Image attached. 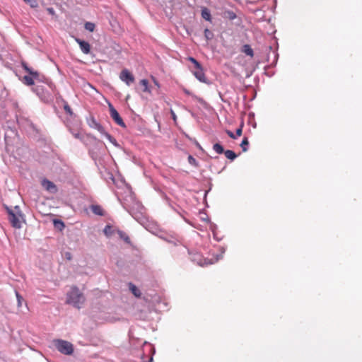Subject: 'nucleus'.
<instances>
[{"label": "nucleus", "instance_id": "obj_33", "mask_svg": "<svg viewBox=\"0 0 362 362\" xmlns=\"http://www.w3.org/2000/svg\"><path fill=\"white\" fill-rule=\"evenodd\" d=\"M188 162L189 164L192 165H194V166H197L198 165V163L197 161L196 160V159L191 155H189L188 156Z\"/></svg>", "mask_w": 362, "mask_h": 362}, {"label": "nucleus", "instance_id": "obj_9", "mask_svg": "<svg viewBox=\"0 0 362 362\" xmlns=\"http://www.w3.org/2000/svg\"><path fill=\"white\" fill-rule=\"evenodd\" d=\"M42 186L49 192L54 194L57 192V186L51 181L44 179L42 181Z\"/></svg>", "mask_w": 362, "mask_h": 362}, {"label": "nucleus", "instance_id": "obj_10", "mask_svg": "<svg viewBox=\"0 0 362 362\" xmlns=\"http://www.w3.org/2000/svg\"><path fill=\"white\" fill-rule=\"evenodd\" d=\"M87 122L90 127L97 129L101 134L105 133L104 127L100 123H98L94 117H90L88 119Z\"/></svg>", "mask_w": 362, "mask_h": 362}, {"label": "nucleus", "instance_id": "obj_39", "mask_svg": "<svg viewBox=\"0 0 362 362\" xmlns=\"http://www.w3.org/2000/svg\"><path fill=\"white\" fill-rule=\"evenodd\" d=\"M47 11L52 16H54L55 14V11L53 8L49 7L47 8Z\"/></svg>", "mask_w": 362, "mask_h": 362}, {"label": "nucleus", "instance_id": "obj_21", "mask_svg": "<svg viewBox=\"0 0 362 362\" xmlns=\"http://www.w3.org/2000/svg\"><path fill=\"white\" fill-rule=\"evenodd\" d=\"M243 52L250 57H253L254 52L253 49L251 48V47L249 45H245L243 47Z\"/></svg>", "mask_w": 362, "mask_h": 362}, {"label": "nucleus", "instance_id": "obj_46", "mask_svg": "<svg viewBox=\"0 0 362 362\" xmlns=\"http://www.w3.org/2000/svg\"><path fill=\"white\" fill-rule=\"evenodd\" d=\"M66 258H67L68 259H71V255H70V253H66Z\"/></svg>", "mask_w": 362, "mask_h": 362}, {"label": "nucleus", "instance_id": "obj_47", "mask_svg": "<svg viewBox=\"0 0 362 362\" xmlns=\"http://www.w3.org/2000/svg\"><path fill=\"white\" fill-rule=\"evenodd\" d=\"M207 193H208V192H207V191H206V192H205V193H204V196H205V197L206 196Z\"/></svg>", "mask_w": 362, "mask_h": 362}, {"label": "nucleus", "instance_id": "obj_42", "mask_svg": "<svg viewBox=\"0 0 362 362\" xmlns=\"http://www.w3.org/2000/svg\"><path fill=\"white\" fill-rule=\"evenodd\" d=\"M72 134L73 136L76 138V139H80V134L76 132V133H74V132H72Z\"/></svg>", "mask_w": 362, "mask_h": 362}, {"label": "nucleus", "instance_id": "obj_8", "mask_svg": "<svg viewBox=\"0 0 362 362\" xmlns=\"http://www.w3.org/2000/svg\"><path fill=\"white\" fill-rule=\"evenodd\" d=\"M119 78L127 86H130L134 81V76L126 69L121 71Z\"/></svg>", "mask_w": 362, "mask_h": 362}, {"label": "nucleus", "instance_id": "obj_40", "mask_svg": "<svg viewBox=\"0 0 362 362\" xmlns=\"http://www.w3.org/2000/svg\"><path fill=\"white\" fill-rule=\"evenodd\" d=\"M242 134V129L241 128H238L236 129V136H241Z\"/></svg>", "mask_w": 362, "mask_h": 362}, {"label": "nucleus", "instance_id": "obj_1", "mask_svg": "<svg viewBox=\"0 0 362 362\" xmlns=\"http://www.w3.org/2000/svg\"><path fill=\"white\" fill-rule=\"evenodd\" d=\"M129 201L132 202L130 204L124 202L122 203L123 207L136 219L138 222L143 224L144 220L145 209L143 205L136 201L132 192L129 191Z\"/></svg>", "mask_w": 362, "mask_h": 362}, {"label": "nucleus", "instance_id": "obj_13", "mask_svg": "<svg viewBox=\"0 0 362 362\" xmlns=\"http://www.w3.org/2000/svg\"><path fill=\"white\" fill-rule=\"evenodd\" d=\"M35 81H42L40 77H33V76L28 75L23 77V81L27 86H32L34 84Z\"/></svg>", "mask_w": 362, "mask_h": 362}, {"label": "nucleus", "instance_id": "obj_31", "mask_svg": "<svg viewBox=\"0 0 362 362\" xmlns=\"http://www.w3.org/2000/svg\"><path fill=\"white\" fill-rule=\"evenodd\" d=\"M204 37L207 40H210L214 37V33L208 28L204 30Z\"/></svg>", "mask_w": 362, "mask_h": 362}, {"label": "nucleus", "instance_id": "obj_32", "mask_svg": "<svg viewBox=\"0 0 362 362\" xmlns=\"http://www.w3.org/2000/svg\"><path fill=\"white\" fill-rule=\"evenodd\" d=\"M26 4H29L32 8H37L38 3L37 0H23Z\"/></svg>", "mask_w": 362, "mask_h": 362}, {"label": "nucleus", "instance_id": "obj_5", "mask_svg": "<svg viewBox=\"0 0 362 362\" xmlns=\"http://www.w3.org/2000/svg\"><path fill=\"white\" fill-rule=\"evenodd\" d=\"M109 110H110V117L112 118V119L116 122L117 124L122 127H126V124L124 122L123 119L120 117L119 114L117 111V110L113 107V105L111 103H109Z\"/></svg>", "mask_w": 362, "mask_h": 362}, {"label": "nucleus", "instance_id": "obj_7", "mask_svg": "<svg viewBox=\"0 0 362 362\" xmlns=\"http://www.w3.org/2000/svg\"><path fill=\"white\" fill-rule=\"evenodd\" d=\"M220 250H221V254L220 255H216L214 258H212V259H200L198 262V264L200 266L203 267V266H205V265L213 264L217 262L219 259L223 258V255L224 254V252L226 251V249L222 247L220 248Z\"/></svg>", "mask_w": 362, "mask_h": 362}, {"label": "nucleus", "instance_id": "obj_17", "mask_svg": "<svg viewBox=\"0 0 362 362\" xmlns=\"http://www.w3.org/2000/svg\"><path fill=\"white\" fill-rule=\"evenodd\" d=\"M129 288L134 296L139 298L141 296V291L132 283L129 284Z\"/></svg>", "mask_w": 362, "mask_h": 362}, {"label": "nucleus", "instance_id": "obj_36", "mask_svg": "<svg viewBox=\"0 0 362 362\" xmlns=\"http://www.w3.org/2000/svg\"><path fill=\"white\" fill-rule=\"evenodd\" d=\"M16 298H17V300H18V306H20L21 305V300H23V298L21 296V295L18 292H16Z\"/></svg>", "mask_w": 362, "mask_h": 362}, {"label": "nucleus", "instance_id": "obj_26", "mask_svg": "<svg viewBox=\"0 0 362 362\" xmlns=\"http://www.w3.org/2000/svg\"><path fill=\"white\" fill-rule=\"evenodd\" d=\"M248 146H249L248 139L247 137H244L240 144V146L243 149V151H244V152L247 151L248 149Z\"/></svg>", "mask_w": 362, "mask_h": 362}, {"label": "nucleus", "instance_id": "obj_28", "mask_svg": "<svg viewBox=\"0 0 362 362\" xmlns=\"http://www.w3.org/2000/svg\"><path fill=\"white\" fill-rule=\"evenodd\" d=\"M118 234L122 240H124L127 243H130V239L129 236L123 231L118 230Z\"/></svg>", "mask_w": 362, "mask_h": 362}, {"label": "nucleus", "instance_id": "obj_16", "mask_svg": "<svg viewBox=\"0 0 362 362\" xmlns=\"http://www.w3.org/2000/svg\"><path fill=\"white\" fill-rule=\"evenodd\" d=\"M202 17L207 21H211V12L206 7H202L201 11Z\"/></svg>", "mask_w": 362, "mask_h": 362}, {"label": "nucleus", "instance_id": "obj_14", "mask_svg": "<svg viewBox=\"0 0 362 362\" xmlns=\"http://www.w3.org/2000/svg\"><path fill=\"white\" fill-rule=\"evenodd\" d=\"M22 67L28 73L29 75L33 76V77H40V74L29 67L25 62H22Z\"/></svg>", "mask_w": 362, "mask_h": 362}, {"label": "nucleus", "instance_id": "obj_6", "mask_svg": "<svg viewBox=\"0 0 362 362\" xmlns=\"http://www.w3.org/2000/svg\"><path fill=\"white\" fill-rule=\"evenodd\" d=\"M192 72L199 81L206 84L211 83V82L206 77L202 66H200L199 68H194Z\"/></svg>", "mask_w": 362, "mask_h": 362}, {"label": "nucleus", "instance_id": "obj_25", "mask_svg": "<svg viewBox=\"0 0 362 362\" xmlns=\"http://www.w3.org/2000/svg\"><path fill=\"white\" fill-rule=\"evenodd\" d=\"M145 344L146 346V349H148V352L151 354V356L148 360V362H152L153 361V355L155 354L156 351H155V349L154 347L150 344H147L146 342H145Z\"/></svg>", "mask_w": 362, "mask_h": 362}, {"label": "nucleus", "instance_id": "obj_35", "mask_svg": "<svg viewBox=\"0 0 362 362\" xmlns=\"http://www.w3.org/2000/svg\"><path fill=\"white\" fill-rule=\"evenodd\" d=\"M102 135L105 136L107 139L108 141L110 142L112 140H113V136H112L109 133H107L105 130V133H103Z\"/></svg>", "mask_w": 362, "mask_h": 362}, {"label": "nucleus", "instance_id": "obj_3", "mask_svg": "<svg viewBox=\"0 0 362 362\" xmlns=\"http://www.w3.org/2000/svg\"><path fill=\"white\" fill-rule=\"evenodd\" d=\"M4 208L8 214V219L11 226L16 228H21L22 227L21 218H23V214L19 206H15L13 209L10 208L4 204Z\"/></svg>", "mask_w": 362, "mask_h": 362}, {"label": "nucleus", "instance_id": "obj_27", "mask_svg": "<svg viewBox=\"0 0 362 362\" xmlns=\"http://www.w3.org/2000/svg\"><path fill=\"white\" fill-rule=\"evenodd\" d=\"M64 110L69 116H71V117L74 116V112H73L71 108L70 107V106L66 101H64Z\"/></svg>", "mask_w": 362, "mask_h": 362}, {"label": "nucleus", "instance_id": "obj_2", "mask_svg": "<svg viewBox=\"0 0 362 362\" xmlns=\"http://www.w3.org/2000/svg\"><path fill=\"white\" fill-rule=\"evenodd\" d=\"M85 301L83 294L76 286L71 288L70 291L66 294V303L72 305L74 307L80 309L82 304Z\"/></svg>", "mask_w": 362, "mask_h": 362}, {"label": "nucleus", "instance_id": "obj_19", "mask_svg": "<svg viewBox=\"0 0 362 362\" xmlns=\"http://www.w3.org/2000/svg\"><path fill=\"white\" fill-rule=\"evenodd\" d=\"M223 17L233 21L237 18V16L233 11L227 10L223 12Z\"/></svg>", "mask_w": 362, "mask_h": 362}, {"label": "nucleus", "instance_id": "obj_29", "mask_svg": "<svg viewBox=\"0 0 362 362\" xmlns=\"http://www.w3.org/2000/svg\"><path fill=\"white\" fill-rule=\"evenodd\" d=\"M103 233H105V235L107 237L110 236L112 233H113V230H112V226H110V225H107L105 226L104 230H103Z\"/></svg>", "mask_w": 362, "mask_h": 362}, {"label": "nucleus", "instance_id": "obj_23", "mask_svg": "<svg viewBox=\"0 0 362 362\" xmlns=\"http://www.w3.org/2000/svg\"><path fill=\"white\" fill-rule=\"evenodd\" d=\"M53 223L54 227L58 228L59 230H62L65 227L64 222L59 219H54Z\"/></svg>", "mask_w": 362, "mask_h": 362}, {"label": "nucleus", "instance_id": "obj_45", "mask_svg": "<svg viewBox=\"0 0 362 362\" xmlns=\"http://www.w3.org/2000/svg\"><path fill=\"white\" fill-rule=\"evenodd\" d=\"M171 115H172L173 119L175 121L177 117H176V115L175 114V112L173 110H171Z\"/></svg>", "mask_w": 362, "mask_h": 362}, {"label": "nucleus", "instance_id": "obj_37", "mask_svg": "<svg viewBox=\"0 0 362 362\" xmlns=\"http://www.w3.org/2000/svg\"><path fill=\"white\" fill-rule=\"evenodd\" d=\"M226 133H227V134H228L230 138H232V139H236V136H235V135L232 132H230V131H229V130H227V131H226Z\"/></svg>", "mask_w": 362, "mask_h": 362}, {"label": "nucleus", "instance_id": "obj_18", "mask_svg": "<svg viewBox=\"0 0 362 362\" xmlns=\"http://www.w3.org/2000/svg\"><path fill=\"white\" fill-rule=\"evenodd\" d=\"M90 209L92 212L98 216H103L104 211L103 208L99 205H91Z\"/></svg>", "mask_w": 362, "mask_h": 362}, {"label": "nucleus", "instance_id": "obj_11", "mask_svg": "<svg viewBox=\"0 0 362 362\" xmlns=\"http://www.w3.org/2000/svg\"><path fill=\"white\" fill-rule=\"evenodd\" d=\"M76 42L79 45L81 50L83 53L87 54L90 52V44L84 40H82L79 38H76Z\"/></svg>", "mask_w": 362, "mask_h": 362}, {"label": "nucleus", "instance_id": "obj_20", "mask_svg": "<svg viewBox=\"0 0 362 362\" xmlns=\"http://www.w3.org/2000/svg\"><path fill=\"white\" fill-rule=\"evenodd\" d=\"M213 150L218 154H222L225 151L223 146L219 143L213 145Z\"/></svg>", "mask_w": 362, "mask_h": 362}, {"label": "nucleus", "instance_id": "obj_43", "mask_svg": "<svg viewBox=\"0 0 362 362\" xmlns=\"http://www.w3.org/2000/svg\"><path fill=\"white\" fill-rule=\"evenodd\" d=\"M153 81L154 84L159 88H160L159 83L154 78H153Z\"/></svg>", "mask_w": 362, "mask_h": 362}, {"label": "nucleus", "instance_id": "obj_34", "mask_svg": "<svg viewBox=\"0 0 362 362\" xmlns=\"http://www.w3.org/2000/svg\"><path fill=\"white\" fill-rule=\"evenodd\" d=\"M189 61L194 64V68H199L201 66L199 62L197 60H196L194 57H189Z\"/></svg>", "mask_w": 362, "mask_h": 362}, {"label": "nucleus", "instance_id": "obj_4", "mask_svg": "<svg viewBox=\"0 0 362 362\" xmlns=\"http://www.w3.org/2000/svg\"><path fill=\"white\" fill-rule=\"evenodd\" d=\"M53 344L55 348L62 354L70 355L74 351L73 344L67 341L62 339H54Z\"/></svg>", "mask_w": 362, "mask_h": 362}, {"label": "nucleus", "instance_id": "obj_38", "mask_svg": "<svg viewBox=\"0 0 362 362\" xmlns=\"http://www.w3.org/2000/svg\"><path fill=\"white\" fill-rule=\"evenodd\" d=\"M273 54H274V61H273V64H276V62H277V60H278V57H279V55L276 52H273Z\"/></svg>", "mask_w": 362, "mask_h": 362}, {"label": "nucleus", "instance_id": "obj_12", "mask_svg": "<svg viewBox=\"0 0 362 362\" xmlns=\"http://www.w3.org/2000/svg\"><path fill=\"white\" fill-rule=\"evenodd\" d=\"M160 238L162 239H163L164 240H165L166 242L171 243L174 245H177L180 244V240L177 237L172 235H165L161 236Z\"/></svg>", "mask_w": 362, "mask_h": 362}, {"label": "nucleus", "instance_id": "obj_24", "mask_svg": "<svg viewBox=\"0 0 362 362\" xmlns=\"http://www.w3.org/2000/svg\"><path fill=\"white\" fill-rule=\"evenodd\" d=\"M140 84L143 86V91L146 93H151L148 87V81L146 79H142L140 81Z\"/></svg>", "mask_w": 362, "mask_h": 362}, {"label": "nucleus", "instance_id": "obj_41", "mask_svg": "<svg viewBox=\"0 0 362 362\" xmlns=\"http://www.w3.org/2000/svg\"><path fill=\"white\" fill-rule=\"evenodd\" d=\"M110 143H112L115 146H119V144H117V142L115 138H113V140H112L110 141Z\"/></svg>", "mask_w": 362, "mask_h": 362}, {"label": "nucleus", "instance_id": "obj_22", "mask_svg": "<svg viewBox=\"0 0 362 362\" xmlns=\"http://www.w3.org/2000/svg\"><path fill=\"white\" fill-rule=\"evenodd\" d=\"M223 153L226 157L230 160H234L237 158L236 153L231 150H226Z\"/></svg>", "mask_w": 362, "mask_h": 362}, {"label": "nucleus", "instance_id": "obj_15", "mask_svg": "<svg viewBox=\"0 0 362 362\" xmlns=\"http://www.w3.org/2000/svg\"><path fill=\"white\" fill-rule=\"evenodd\" d=\"M17 122L21 127L34 128L33 123L28 119L17 117Z\"/></svg>", "mask_w": 362, "mask_h": 362}, {"label": "nucleus", "instance_id": "obj_30", "mask_svg": "<svg viewBox=\"0 0 362 362\" xmlns=\"http://www.w3.org/2000/svg\"><path fill=\"white\" fill-rule=\"evenodd\" d=\"M95 27V24L90 22H86L84 25L85 29L90 32L94 31Z\"/></svg>", "mask_w": 362, "mask_h": 362}, {"label": "nucleus", "instance_id": "obj_44", "mask_svg": "<svg viewBox=\"0 0 362 362\" xmlns=\"http://www.w3.org/2000/svg\"><path fill=\"white\" fill-rule=\"evenodd\" d=\"M183 91L185 94L188 95H191V92L189 90H188L186 88H184L183 89Z\"/></svg>", "mask_w": 362, "mask_h": 362}]
</instances>
